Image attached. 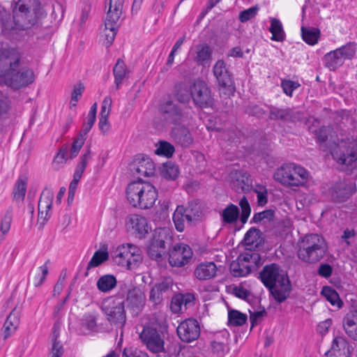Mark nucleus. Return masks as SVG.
I'll use <instances>...</instances> for the list:
<instances>
[{
	"label": "nucleus",
	"instance_id": "1",
	"mask_svg": "<svg viewBox=\"0 0 357 357\" xmlns=\"http://www.w3.org/2000/svg\"><path fill=\"white\" fill-rule=\"evenodd\" d=\"M22 58V54L15 48L1 46L0 48V77L5 78V84L19 90L33 84L35 73L31 68H24L17 71Z\"/></svg>",
	"mask_w": 357,
	"mask_h": 357
},
{
	"label": "nucleus",
	"instance_id": "2",
	"mask_svg": "<svg viewBox=\"0 0 357 357\" xmlns=\"http://www.w3.org/2000/svg\"><path fill=\"white\" fill-rule=\"evenodd\" d=\"M259 278L278 303L284 302L289 296L291 291L290 280L286 272L278 264L264 266L259 273Z\"/></svg>",
	"mask_w": 357,
	"mask_h": 357
},
{
	"label": "nucleus",
	"instance_id": "3",
	"mask_svg": "<svg viewBox=\"0 0 357 357\" xmlns=\"http://www.w3.org/2000/svg\"><path fill=\"white\" fill-rule=\"evenodd\" d=\"M126 197L133 207L146 210L154 205L158 192L152 184L139 178L128 185Z\"/></svg>",
	"mask_w": 357,
	"mask_h": 357
},
{
	"label": "nucleus",
	"instance_id": "4",
	"mask_svg": "<svg viewBox=\"0 0 357 357\" xmlns=\"http://www.w3.org/2000/svg\"><path fill=\"white\" fill-rule=\"evenodd\" d=\"M13 21L20 29L34 25L39 16L40 3L38 0H13Z\"/></svg>",
	"mask_w": 357,
	"mask_h": 357
},
{
	"label": "nucleus",
	"instance_id": "5",
	"mask_svg": "<svg viewBox=\"0 0 357 357\" xmlns=\"http://www.w3.org/2000/svg\"><path fill=\"white\" fill-rule=\"evenodd\" d=\"M326 252L325 240L317 234H306L298 243V257L308 264H314L321 260Z\"/></svg>",
	"mask_w": 357,
	"mask_h": 357
},
{
	"label": "nucleus",
	"instance_id": "6",
	"mask_svg": "<svg viewBox=\"0 0 357 357\" xmlns=\"http://www.w3.org/2000/svg\"><path fill=\"white\" fill-rule=\"evenodd\" d=\"M101 310L111 325L116 328L124 326L126 322L124 301H118L113 296L107 297L102 301Z\"/></svg>",
	"mask_w": 357,
	"mask_h": 357
},
{
	"label": "nucleus",
	"instance_id": "7",
	"mask_svg": "<svg viewBox=\"0 0 357 357\" xmlns=\"http://www.w3.org/2000/svg\"><path fill=\"white\" fill-rule=\"evenodd\" d=\"M356 54V45L349 43L335 50L331 51L324 56L325 66L331 70H335L341 66L346 59H352Z\"/></svg>",
	"mask_w": 357,
	"mask_h": 357
},
{
	"label": "nucleus",
	"instance_id": "8",
	"mask_svg": "<svg viewBox=\"0 0 357 357\" xmlns=\"http://www.w3.org/2000/svg\"><path fill=\"white\" fill-rule=\"evenodd\" d=\"M169 238L165 229H155L147 246L149 257L158 262H162L167 257L166 241Z\"/></svg>",
	"mask_w": 357,
	"mask_h": 357
},
{
	"label": "nucleus",
	"instance_id": "9",
	"mask_svg": "<svg viewBox=\"0 0 357 357\" xmlns=\"http://www.w3.org/2000/svg\"><path fill=\"white\" fill-rule=\"evenodd\" d=\"M239 206L241 209V215L239 214L238 207L233 204H230L222 211L221 217L224 223L233 224L236 222L239 215L243 224L247 222L251 212V208L245 196H243L240 199Z\"/></svg>",
	"mask_w": 357,
	"mask_h": 357
},
{
	"label": "nucleus",
	"instance_id": "10",
	"mask_svg": "<svg viewBox=\"0 0 357 357\" xmlns=\"http://www.w3.org/2000/svg\"><path fill=\"white\" fill-rule=\"evenodd\" d=\"M192 100L195 105L200 108L211 107L214 98L208 84L201 79L195 80L191 85Z\"/></svg>",
	"mask_w": 357,
	"mask_h": 357
},
{
	"label": "nucleus",
	"instance_id": "11",
	"mask_svg": "<svg viewBox=\"0 0 357 357\" xmlns=\"http://www.w3.org/2000/svg\"><path fill=\"white\" fill-rule=\"evenodd\" d=\"M213 74L216 77L220 93L231 96L235 92V85L232 76L223 60H218L213 66Z\"/></svg>",
	"mask_w": 357,
	"mask_h": 357
},
{
	"label": "nucleus",
	"instance_id": "12",
	"mask_svg": "<svg viewBox=\"0 0 357 357\" xmlns=\"http://www.w3.org/2000/svg\"><path fill=\"white\" fill-rule=\"evenodd\" d=\"M146 295L139 286H133L127 289L126 305L134 316H137L144 309L146 303Z\"/></svg>",
	"mask_w": 357,
	"mask_h": 357
},
{
	"label": "nucleus",
	"instance_id": "13",
	"mask_svg": "<svg viewBox=\"0 0 357 357\" xmlns=\"http://www.w3.org/2000/svg\"><path fill=\"white\" fill-rule=\"evenodd\" d=\"M139 337L152 353L156 354L165 351L163 337L157 329L152 327L144 328Z\"/></svg>",
	"mask_w": 357,
	"mask_h": 357
},
{
	"label": "nucleus",
	"instance_id": "14",
	"mask_svg": "<svg viewBox=\"0 0 357 357\" xmlns=\"http://www.w3.org/2000/svg\"><path fill=\"white\" fill-rule=\"evenodd\" d=\"M356 191V183L343 180L335 183L330 188V195L333 202H346Z\"/></svg>",
	"mask_w": 357,
	"mask_h": 357
},
{
	"label": "nucleus",
	"instance_id": "15",
	"mask_svg": "<svg viewBox=\"0 0 357 357\" xmlns=\"http://www.w3.org/2000/svg\"><path fill=\"white\" fill-rule=\"evenodd\" d=\"M332 155L339 164L351 165L357 160V144L356 143H344L334 149Z\"/></svg>",
	"mask_w": 357,
	"mask_h": 357
},
{
	"label": "nucleus",
	"instance_id": "16",
	"mask_svg": "<svg viewBox=\"0 0 357 357\" xmlns=\"http://www.w3.org/2000/svg\"><path fill=\"white\" fill-rule=\"evenodd\" d=\"M176 331L183 342H191L199 337L200 327L196 319H188L178 325Z\"/></svg>",
	"mask_w": 357,
	"mask_h": 357
},
{
	"label": "nucleus",
	"instance_id": "17",
	"mask_svg": "<svg viewBox=\"0 0 357 357\" xmlns=\"http://www.w3.org/2000/svg\"><path fill=\"white\" fill-rule=\"evenodd\" d=\"M168 255V261L172 266L181 267L188 262L192 252L188 245L178 244L169 251Z\"/></svg>",
	"mask_w": 357,
	"mask_h": 357
},
{
	"label": "nucleus",
	"instance_id": "18",
	"mask_svg": "<svg viewBox=\"0 0 357 357\" xmlns=\"http://www.w3.org/2000/svg\"><path fill=\"white\" fill-rule=\"evenodd\" d=\"M53 197L54 193L51 190L47 188L43 190L38 202V224L41 228L50 217L49 211L52 208Z\"/></svg>",
	"mask_w": 357,
	"mask_h": 357
},
{
	"label": "nucleus",
	"instance_id": "19",
	"mask_svg": "<svg viewBox=\"0 0 357 357\" xmlns=\"http://www.w3.org/2000/svg\"><path fill=\"white\" fill-rule=\"evenodd\" d=\"M159 110L164 119L171 123L176 124L184 118L182 109L172 100H168L161 103Z\"/></svg>",
	"mask_w": 357,
	"mask_h": 357
},
{
	"label": "nucleus",
	"instance_id": "20",
	"mask_svg": "<svg viewBox=\"0 0 357 357\" xmlns=\"http://www.w3.org/2000/svg\"><path fill=\"white\" fill-rule=\"evenodd\" d=\"M172 286L173 282L170 278L156 283L150 291L149 300L155 305L160 304L165 298L168 297Z\"/></svg>",
	"mask_w": 357,
	"mask_h": 357
},
{
	"label": "nucleus",
	"instance_id": "21",
	"mask_svg": "<svg viewBox=\"0 0 357 357\" xmlns=\"http://www.w3.org/2000/svg\"><path fill=\"white\" fill-rule=\"evenodd\" d=\"M231 187L236 192H247L252 188L250 175L243 170H234L229 174Z\"/></svg>",
	"mask_w": 357,
	"mask_h": 357
},
{
	"label": "nucleus",
	"instance_id": "22",
	"mask_svg": "<svg viewBox=\"0 0 357 357\" xmlns=\"http://www.w3.org/2000/svg\"><path fill=\"white\" fill-rule=\"evenodd\" d=\"M124 0H105V9L108 24L109 22L119 23L123 8Z\"/></svg>",
	"mask_w": 357,
	"mask_h": 357
},
{
	"label": "nucleus",
	"instance_id": "23",
	"mask_svg": "<svg viewBox=\"0 0 357 357\" xmlns=\"http://www.w3.org/2000/svg\"><path fill=\"white\" fill-rule=\"evenodd\" d=\"M351 351L347 340L342 337H336L330 350L326 353V357H350Z\"/></svg>",
	"mask_w": 357,
	"mask_h": 357
},
{
	"label": "nucleus",
	"instance_id": "24",
	"mask_svg": "<svg viewBox=\"0 0 357 357\" xmlns=\"http://www.w3.org/2000/svg\"><path fill=\"white\" fill-rule=\"evenodd\" d=\"M248 257L243 254L240 255L236 260L231 261L229 270L234 277H245L251 272V266L248 264Z\"/></svg>",
	"mask_w": 357,
	"mask_h": 357
},
{
	"label": "nucleus",
	"instance_id": "25",
	"mask_svg": "<svg viewBox=\"0 0 357 357\" xmlns=\"http://www.w3.org/2000/svg\"><path fill=\"white\" fill-rule=\"evenodd\" d=\"M218 268L213 261H205L198 264L195 269L194 275L199 280H208L215 278Z\"/></svg>",
	"mask_w": 357,
	"mask_h": 357
},
{
	"label": "nucleus",
	"instance_id": "26",
	"mask_svg": "<svg viewBox=\"0 0 357 357\" xmlns=\"http://www.w3.org/2000/svg\"><path fill=\"white\" fill-rule=\"evenodd\" d=\"M171 136L177 144L185 147L189 146L193 141L189 130L179 123L172 128Z\"/></svg>",
	"mask_w": 357,
	"mask_h": 357
},
{
	"label": "nucleus",
	"instance_id": "27",
	"mask_svg": "<svg viewBox=\"0 0 357 357\" xmlns=\"http://www.w3.org/2000/svg\"><path fill=\"white\" fill-rule=\"evenodd\" d=\"M155 166L154 162L150 158L146 156H143L133 164L132 171L134 174H137L139 176H153L155 174Z\"/></svg>",
	"mask_w": 357,
	"mask_h": 357
},
{
	"label": "nucleus",
	"instance_id": "28",
	"mask_svg": "<svg viewBox=\"0 0 357 357\" xmlns=\"http://www.w3.org/2000/svg\"><path fill=\"white\" fill-rule=\"evenodd\" d=\"M342 325L347 335L357 341V310H351L346 314Z\"/></svg>",
	"mask_w": 357,
	"mask_h": 357
},
{
	"label": "nucleus",
	"instance_id": "29",
	"mask_svg": "<svg viewBox=\"0 0 357 357\" xmlns=\"http://www.w3.org/2000/svg\"><path fill=\"white\" fill-rule=\"evenodd\" d=\"M129 222L135 233L142 238L148 233L149 227L146 219L139 215L132 214L129 218Z\"/></svg>",
	"mask_w": 357,
	"mask_h": 357
},
{
	"label": "nucleus",
	"instance_id": "30",
	"mask_svg": "<svg viewBox=\"0 0 357 357\" xmlns=\"http://www.w3.org/2000/svg\"><path fill=\"white\" fill-rule=\"evenodd\" d=\"M308 178L307 171L301 166L293 163V171L289 179V186H300L305 184Z\"/></svg>",
	"mask_w": 357,
	"mask_h": 357
},
{
	"label": "nucleus",
	"instance_id": "31",
	"mask_svg": "<svg viewBox=\"0 0 357 357\" xmlns=\"http://www.w3.org/2000/svg\"><path fill=\"white\" fill-rule=\"evenodd\" d=\"M60 335V325L58 322L54 324L51 338L52 347L50 351V357H61L64 352L63 344L58 340Z\"/></svg>",
	"mask_w": 357,
	"mask_h": 357
},
{
	"label": "nucleus",
	"instance_id": "32",
	"mask_svg": "<svg viewBox=\"0 0 357 357\" xmlns=\"http://www.w3.org/2000/svg\"><path fill=\"white\" fill-rule=\"evenodd\" d=\"M174 95L176 99L181 103H188L192 98L191 86L183 82L176 83L174 87Z\"/></svg>",
	"mask_w": 357,
	"mask_h": 357
},
{
	"label": "nucleus",
	"instance_id": "33",
	"mask_svg": "<svg viewBox=\"0 0 357 357\" xmlns=\"http://www.w3.org/2000/svg\"><path fill=\"white\" fill-rule=\"evenodd\" d=\"M269 113V119L271 120L291 121L293 119V111L290 108H278L271 105Z\"/></svg>",
	"mask_w": 357,
	"mask_h": 357
},
{
	"label": "nucleus",
	"instance_id": "34",
	"mask_svg": "<svg viewBox=\"0 0 357 357\" xmlns=\"http://www.w3.org/2000/svg\"><path fill=\"white\" fill-rule=\"evenodd\" d=\"M291 171H293V163L285 164L275 171L273 178L276 181L284 185H288Z\"/></svg>",
	"mask_w": 357,
	"mask_h": 357
},
{
	"label": "nucleus",
	"instance_id": "35",
	"mask_svg": "<svg viewBox=\"0 0 357 357\" xmlns=\"http://www.w3.org/2000/svg\"><path fill=\"white\" fill-rule=\"evenodd\" d=\"M269 31L272 33V40L282 42L285 39V33L281 22L276 18L271 19V26Z\"/></svg>",
	"mask_w": 357,
	"mask_h": 357
},
{
	"label": "nucleus",
	"instance_id": "36",
	"mask_svg": "<svg viewBox=\"0 0 357 357\" xmlns=\"http://www.w3.org/2000/svg\"><path fill=\"white\" fill-rule=\"evenodd\" d=\"M117 284L114 275L107 274L101 276L97 281V287L102 292H107L113 289Z\"/></svg>",
	"mask_w": 357,
	"mask_h": 357
},
{
	"label": "nucleus",
	"instance_id": "37",
	"mask_svg": "<svg viewBox=\"0 0 357 357\" xmlns=\"http://www.w3.org/2000/svg\"><path fill=\"white\" fill-rule=\"evenodd\" d=\"M261 232L259 229L252 227L245 234L243 242L245 245L250 246V249L257 247L261 242Z\"/></svg>",
	"mask_w": 357,
	"mask_h": 357
},
{
	"label": "nucleus",
	"instance_id": "38",
	"mask_svg": "<svg viewBox=\"0 0 357 357\" xmlns=\"http://www.w3.org/2000/svg\"><path fill=\"white\" fill-rule=\"evenodd\" d=\"M113 73L115 78L114 82L116 86V89H118L119 88V85L122 83L123 79L129 73L125 62L122 59H119L117 60L116 63L113 68Z\"/></svg>",
	"mask_w": 357,
	"mask_h": 357
},
{
	"label": "nucleus",
	"instance_id": "39",
	"mask_svg": "<svg viewBox=\"0 0 357 357\" xmlns=\"http://www.w3.org/2000/svg\"><path fill=\"white\" fill-rule=\"evenodd\" d=\"M301 34L303 40L311 45H315L318 42L320 36L319 29L314 27H301Z\"/></svg>",
	"mask_w": 357,
	"mask_h": 357
},
{
	"label": "nucleus",
	"instance_id": "40",
	"mask_svg": "<svg viewBox=\"0 0 357 357\" xmlns=\"http://www.w3.org/2000/svg\"><path fill=\"white\" fill-rule=\"evenodd\" d=\"M109 22L110 24H108L107 20H105V28L101 32V36L105 38L107 46L113 43L119 27V23Z\"/></svg>",
	"mask_w": 357,
	"mask_h": 357
},
{
	"label": "nucleus",
	"instance_id": "41",
	"mask_svg": "<svg viewBox=\"0 0 357 357\" xmlns=\"http://www.w3.org/2000/svg\"><path fill=\"white\" fill-rule=\"evenodd\" d=\"M185 207L178 206L173 214V221L178 231H183L185 229Z\"/></svg>",
	"mask_w": 357,
	"mask_h": 357
},
{
	"label": "nucleus",
	"instance_id": "42",
	"mask_svg": "<svg viewBox=\"0 0 357 357\" xmlns=\"http://www.w3.org/2000/svg\"><path fill=\"white\" fill-rule=\"evenodd\" d=\"M109 258L107 252L96 251L88 264L86 271L84 273L85 277L88 276L89 271L93 267L100 266L102 263L107 261Z\"/></svg>",
	"mask_w": 357,
	"mask_h": 357
},
{
	"label": "nucleus",
	"instance_id": "43",
	"mask_svg": "<svg viewBox=\"0 0 357 357\" xmlns=\"http://www.w3.org/2000/svg\"><path fill=\"white\" fill-rule=\"evenodd\" d=\"M185 220L188 222L197 220L201 214L200 205L197 201L190 202L185 208Z\"/></svg>",
	"mask_w": 357,
	"mask_h": 357
},
{
	"label": "nucleus",
	"instance_id": "44",
	"mask_svg": "<svg viewBox=\"0 0 357 357\" xmlns=\"http://www.w3.org/2000/svg\"><path fill=\"white\" fill-rule=\"evenodd\" d=\"M179 174L178 167L172 162L164 163L161 169L162 176L169 180H175Z\"/></svg>",
	"mask_w": 357,
	"mask_h": 357
},
{
	"label": "nucleus",
	"instance_id": "45",
	"mask_svg": "<svg viewBox=\"0 0 357 357\" xmlns=\"http://www.w3.org/2000/svg\"><path fill=\"white\" fill-rule=\"evenodd\" d=\"M321 293L326 297V300L333 305H336L339 308L342 306L343 303L340 300L339 294L333 288L330 287H324Z\"/></svg>",
	"mask_w": 357,
	"mask_h": 357
},
{
	"label": "nucleus",
	"instance_id": "46",
	"mask_svg": "<svg viewBox=\"0 0 357 357\" xmlns=\"http://www.w3.org/2000/svg\"><path fill=\"white\" fill-rule=\"evenodd\" d=\"M247 321V315L238 310H231L228 313V324L231 326H240Z\"/></svg>",
	"mask_w": 357,
	"mask_h": 357
},
{
	"label": "nucleus",
	"instance_id": "47",
	"mask_svg": "<svg viewBox=\"0 0 357 357\" xmlns=\"http://www.w3.org/2000/svg\"><path fill=\"white\" fill-rule=\"evenodd\" d=\"M175 151L174 146L166 141H160L155 153L158 155H164L167 158H171Z\"/></svg>",
	"mask_w": 357,
	"mask_h": 357
},
{
	"label": "nucleus",
	"instance_id": "48",
	"mask_svg": "<svg viewBox=\"0 0 357 357\" xmlns=\"http://www.w3.org/2000/svg\"><path fill=\"white\" fill-rule=\"evenodd\" d=\"M0 22L3 31H10L13 29L9 12L1 6H0Z\"/></svg>",
	"mask_w": 357,
	"mask_h": 357
},
{
	"label": "nucleus",
	"instance_id": "49",
	"mask_svg": "<svg viewBox=\"0 0 357 357\" xmlns=\"http://www.w3.org/2000/svg\"><path fill=\"white\" fill-rule=\"evenodd\" d=\"M211 56V50L207 45H204L198 49L196 61L199 64H204L207 62Z\"/></svg>",
	"mask_w": 357,
	"mask_h": 357
},
{
	"label": "nucleus",
	"instance_id": "50",
	"mask_svg": "<svg viewBox=\"0 0 357 357\" xmlns=\"http://www.w3.org/2000/svg\"><path fill=\"white\" fill-rule=\"evenodd\" d=\"M26 190V181L20 178L15 187L14 199L15 200H23Z\"/></svg>",
	"mask_w": 357,
	"mask_h": 357
},
{
	"label": "nucleus",
	"instance_id": "51",
	"mask_svg": "<svg viewBox=\"0 0 357 357\" xmlns=\"http://www.w3.org/2000/svg\"><path fill=\"white\" fill-rule=\"evenodd\" d=\"M275 211L272 209L265 210L262 212L257 213L254 215L252 221L255 223H258L262 220L270 222L274 218Z\"/></svg>",
	"mask_w": 357,
	"mask_h": 357
},
{
	"label": "nucleus",
	"instance_id": "52",
	"mask_svg": "<svg viewBox=\"0 0 357 357\" xmlns=\"http://www.w3.org/2000/svg\"><path fill=\"white\" fill-rule=\"evenodd\" d=\"M281 86L284 93L288 96L291 97L293 91L300 86V84L289 79H284L282 81Z\"/></svg>",
	"mask_w": 357,
	"mask_h": 357
},
{
	"label": "nucleus",
	"instance_id": "53",
	"mask_svg": "<svg viewBox=\"0 0 357 357\" xmlns=\"http://www.w3.org/2000/svg\"><path fill=\"white\" fill-rule=\"evenodd\" d=\"M84 136H83L82 132H79V137L77 139H75L72 144V147L70 149V158H75L81 148L82 147L84 143Z\"/></svg>",
	"mask_w": 357,
	"mask_h": 357
},
{
	"label": "nucleus",
	"instance_id": "54",
	"mask_svg": "<svg viewBox=\"0 0 357 357\" xmlns=\"http://www.w3.org/2000/svg\"><path fill=\"white\" fill-rule=\"evenodd\" d=\"M258 6H255L249 8L248 9L244 10L239 14V20L241 22H245L252 18H253L257 13L259 10Z\"/></svg>",
	"mask_w": 357,
	"mask_h": 357
},
{
	"label": "nucleus",
	"instance_id": "55",
	"mask_svg": "<svg viewBox=\"0 0 357 357\" xmlns=\"http://www.w3.org/2000/svg\"><path fill=\"white\" fill-rule=\"evenodd\" d=\"M130 256V252H129V249L128 248L127 244H123L121 246L118 247V248L116 249V257L120 259L119 261H118L119 264L124 265V262L126 261L127 259L129 258Z\"/></svg>",
	"mask_w": 357,
	"mask_h": 357
},
{
	"label": "nucleus",
	"instance_id": "56",
	"mask_svg": "<svg viewBox=\"0 0 357 357\" xmlns=\"http://www.w3.org/2000/svg\"><path fill=\"white\" fill-rule=\"evenodd\" d=\"M142 261V254H135L134 255H130L128 259L124 262L128 269L132 270L137 267Z\"/></svg>",
	"mask_w": 357,
	"mask_h": 357
},
{
	"label": "nucleus",
	"instance_id": "57",
	"mask_svg": "<svg viewBox=\"0 0 357 357\" xmlns=\"http://www.w3.org/2000/svg\"><path fill=\"white\" fill-rule=\"evenodd\" d=\"M20 310H18L17 307H15L7 317L6 322L9 324L11 326H14L17 328L20 324Z\"/></svg>",
	"mask_w": 357,
	"mask_h": 357
},
{
	"label": "nucleus",
	"instance_id": "58",
	"mask_svg": "<svg viewBox=\"0 0 357 357\" xmlns=\"http://www.w3.org/2000/svg\"><path fill=\"white\" fill-rule=\"evenodd\" d=\"M12 220L11 213L8 211L6 212L4 217L1 219L0 222V231L3 234H6L10 227V223Z\"/></svg>",
	"mask_w": 357,
	"mask_h": 357
},
{
	"label": "nucleus",
	"instance_id": "59",
	"mask_svg": "<svg viewBox=\"0 0 357 357\" xmlns=\"http://www.w3.org/2000/svg\"><path fill=\"white\" fill-rule=\"evenodd\" d=\"M112 98L109 96H107L104 98L102 102L101 111L100 114V117H108L111 111L112 107Z\"/></svg>",
	"mask_w": 357,
	"mask_h": 357
},
{
	"label": "nucleus",
	"instance_id": "60",
	"mask_svg": "<svg viewBox=\"0 0 357 357\" xmlns=\"http://www.w3.org/2000/svg\"><path fill=\"white\" fill-rule=\"evenodd\" d=\"M246 113L249 115L255 116L257 117H262L265 114V111L257 105H250L245 109Z\"/></svg>",
	"mask_w": 357,
	"mask_h": 357
},
{
	"label": "nucleus",
	"instance_id": "61",
	"mask_svg": "<svg viewBox=\"0 0 357 357\" xmlns=\"http://www.w3.org/2000/svg\"><path fill=\"white\" fill-rule=\"evenodd\" d=\"M68 146H63L54 158V162L57 164H63L67 160Z\"/></svg>",
	"mask_w": 357,
	"mask_h": 357
},
{
	"label": "nucleus",
	"instance_id": "62",
	"mask_svg": "<svg viewBox=\"0 0 357 357\" xmlns=\"http://www.w3.org/2000/svg\"><path fill=\"white\" fill-rule=\"evenodd\" d=\"M122 357H147V355L137 349H133L132 348H125Z\"/></svg>",
	"mask_w": 357,
	"mask_h": 357
},
{
	"label": "nucleus",
	"instance_id": "63",
	"mask_svg": "<svg viewBox=\"0 0 357 357\" xmlns=\"http://www.w3.org/2000/svg\"><path fill=\"white\" fill-rule=\"evenodd\" d=\"M244 255H246V257H248L249 261H248V264L249 263H253L255 265V267L257 268L258 266H261L262 264L261 256L257 252H245L243 253Z\"/></svg>",
	"mask_w": 357,
	"mask_h": 357
},
{
	"label": "nucleus",
	"instance_id": "64",
	"mask_svg": "<svg viewBox=\"0 0 357 357\" xmlns=\"http://www.w3.org/2000/svg\"><path fill=\"white\" fill-rule=\"evenodd\" d=\"M84 86L82 83L74 86L73 91L71 94V102H77L81 97Z\"/></svg>",
	"mask_w": 357,
	"mask_h": 357
}]
</instances>
